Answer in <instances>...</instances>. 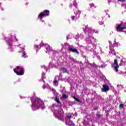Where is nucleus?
Here are the masks:
<instances>
[{"label": "nucleus", "mask_w": 126, "mask_h": 126, "mask_svg": "<svg viewBox=\"0 0 126 126\" xmlns=\"http://www.w3.org/2000/svg\"><path fill=\"white\" fill-rule=\"evenodd\" d=\"M116 26V31L117 32H122L123 30L126 29V26L124 24V23L122 22L121 24H117Z\"/></svg>", "instance_id": "nucleus-1"}, {"label": "nucleus", "mask_w": 126, "mask_h": 126, "mask_svg": "<svg viewBox=\"0 0 126 126\" xmlns=\"http://www.w3.org/2000/svg\"><path fill=\"white\" fill-rule=\"evenodd\" d=\"M40 102H41V101L36 99L32 103V110H34L35 108H36V109H39V108H40V106H41Z\"/></svg>", "instance_id": "nucleus-2"}, {"label": "nucleus", "mask_w": 126, "mask_h": 126, "mask_svg": "<svg viewBox=\"0 0 126 126\" xmlns=\"http://www.w3.org/2000/svg\"><path fill=\"white\" fill-rule=\"evenodd\" d=\"M16 69H20V66H17L16 68L13 69V71L17 75H23V74H24V73L23 72V68L21 69L19 72L17 71Z\"/></svg>", "instance_id": "nucleus-3"}, {"label": "nucleus", "mask_w": 126, "mask_h": 126, "mask_svg": "<svg viewBox=\"0 0 126 126\" xmlns=\"http://www.w3.org/2000/svg\"><path fill=\"white\" fill-rule=\"evenodd\" d=\"M114 65H115L113 68L114 70L116 72H118V71H119L118 68H120V66L119 65V63H118V60L114 59Z\"/></svg>", "instance_id": "nucleus-4"}, {"label": "nucleus", "mask_w": 126, "mask_h": 126, "mask_svg": "<svg viewBox=\"0 0 126 126\" xmlns=\"http://www.w3.org/2000/svg\"><path fill=\"white\" fill-rule=\"evenodd\" d=\"M110 90V88L108 86V85L106 84H104L102 86V88L101 89L102 92H107Z\"/></svg>", "instance_id": "nucleus-5"}, {"label": "nucleus", "mask_w": 126, "mask_h": 126, "mask_svg": "<svg viewBox=\"0 0 126 126\" xmlns=\"http://www.w3.org/2000/svg\"><path fill=\"white\" fill-rule=\"evenodd\" d=\"M68 51L72 53H76L77 55H79V53L76 48H73L72 47L69 46Z\"/></svg>", "instance_id": "nucleus-6"}, {"label": "nucleus", "mask_w": 126, "mask_h": 126, "mask_svg": "<svg viewBox=\"0 0 126 126\" xmlns=\"http://www.w3.org/2000/svg\"><path fill=\"white\" fill-rule=\"evenodd\" d=\"M42 13L44 15V16H49L50 15V11L48 10H43Z\"/></svg>", "instance_id": "nucleus-7"}, {"label": "nucleus", "mask_w": 126, "mask_h": 126, "mask_svg": "<svg viewBox=\"0 0 126 126\" xmlns=\"http://www.w3.org/2000/svg\"><path fill=\"white\" fill-rule=\"evenodd\" d=\"M46 53H48V52H51V51H53V49L49 45H46Z\"/></svg>", "instance_id": "nucleus-8"}, {"label": "nucleus", "mask_w": 126, "mask_h": 126, "mask_svg": "<svg viewBox=\"0 0 126 126\" xmlns=\"http://www.w3.org/2000/svg\"><path fill=\"white\" fill-rule=\"evenodd\" d=\"M74 12L75 14H78L79 15H80V14L81 13V12L79 11L77 8L74 10Z\"/></svg>", "instance_id": "nucleus-9"}, {"label": "nucleus", "mask_w": 126, "mask_h": 126, "mask_svg": "<svg viewBox=\"0 0 126 126\" xmlns=\"http://www.w3.org/2000/svg\"><path fill=\"white\" fill-rule=\"evenodd\" d=\"M55 101H56L57 102V103L58 104H60V105H61V106L62 105V102H61V100H60V99H59V97H55Z\"/></svg>", "instance_id": "nucleus-10"}, {"label": "nucleus", "mask_w": 126, "mask_h": 126, "mask_svg": "<svg viewBox=\"0 0 126 126\" xmlns=\"http://www.w3.org/2000/svg\"><path fill=\"white\" fill-rule=\"evenodd\" d=\"M45 15L42 12H41L38 16V18L39 19H42V17H45Z\"/></svg>", "instance_id": "nucleus-11"}, {"label": "nucleus", "mask_w": 126, "mask_h": 126, "mask_svg": "<svg viewBox=\"0 0 126 126\" xmlns=\"http://www.w3.org/2000/svg\"><path fill=\"white\" fill-rule=\"evenodd\" d=\"M62 70H63V73H67V69L65 67L61 68Z\"/></svg>", "instance_id": "nucleus-12"}, {"label": "nucleus", "mask_w": 126, "mask_h": 126, "mask_svg": "<svg viewBox=\"0 0 126 126\" xmlns=\"http://www.w3.org/2000/svg\"><path fill=\"white\" fill-rule=\"evenodd\" d=\"M57 119L59 120V121H62V122H64V119L63 117V115H61V117H57Z\"/></svg>", "instance_id": "nucleus-13"}, {"label": "nucleus", "mask_w": 126, "mask_h": 126, "mask_svg": "<svg viewBox=\"0 0 126 126\" xmlns=\"http://www.w3.org/2000/svg\"><path fill=\"white\" fill-rule=\"evenodd\" d=\"M53 82L55 86H58V85H59V82L58 81V80H57V79H55Z\"/></svg>", "instance_id": "nucleus-14"}, {"label": "nucleus", "mask_w": 126, "mask_h": 126, "mask_svg": "<svg viewBox=\"0 0 126 126\" xmlns=\"http://www.w3.org/2000/svg\"><path fill=\"white\" fill-rule=\"evenodd\" d=\"M72 98H73V99H74V100H75V101H77V102H79V103H80V102H81V101L79 99H78V98H77L76 97H75V96H72Z\"/></svg>", "instance_id": "nucleus-15"}, {"label": "nucleus", "mask_w": 126, "mask_h": 126, "mask_svg": "<svg viewBox=\"0 0 126 126\" xmlns=\"http://www.w3.org/2000/svg\"><path fill=\"white\" fill-rule=\"evenodd\" d=\"M62 97L63 99H66V98H67L68 96L66 95V94H63L62 95Z\"/></svg>", "instance_id": "nucleus-16"}, {"label": "nucleus", "mask_w": 126, "mask_h": 126, "mask_svg": "<svg viewBox=\"0 0 126 126\" xmlns=\"http://www.w3.org/2000/svg\"><path fill=\"white\" fill-rule=\"evenodd\" d=\"M62 116V117H63V113H58L57 117H61Z\"/></svg>", "instance_id": "nucleus-17"}, {"label": "nucleus", "mask_w": 126, "mask_h": 126, "mask_svg": "<svg viewBox=\"0 0 126 126\" xmlns=\"http://www.w3.org/2000/svg\"><path fill=\"white\" fill-rule=\"evenodd\" d=\"M90 7H94V8H96V6H94V3H91L90 4Z\"/></svg>", "instance_id": "nucleus-18"}, {"label": "nucleus", "mask_w": 126, "mask_h": 126, "mask_svg": "<svg viewBox=\"0 0 126 126\" xmlns=\"http://www.w3.org/2000/svg\"><path fill=\"white\" fill-rule=\"evenodd\" d=\"M11 39H12L11 40L12 41H15V42H16V41H17V39L14 37H12Z\"/></svg>", "instance_id": "nucleus-19"}, {"label": "nucleus", "mask_w": 126, "mask_h": 126, "mask_svg": "<svg viewBox=\"0 0 126 126\" xmlns=\"http://www.w3.org/2000/svg\"><path fill=\"white\" fill-rule=\"evenodd\" d=\"M119 107H120V109L122 110L124 107V104H121L119 105Z\"/></svg>", "instance_id": "nucleus-20"}, {"label": "nucleus", "mask_w": 126, "mask_h": 126, "mask_svg": "<svg viewBox=\"0 0 126 126\" xmlns=\"http://www.w3.org/2000/svg\"><path fill=\"white\" fill-rule=\"evenodd\" d=\"M71 19H72V20H75V16H71Z\"/></svg>", "instance_id": "nucleus-21"}, {"label": "nucleus", "mask_w": 126, "mask_h": 126, "mask_svg": "<svg viewBox=\"0 0 126 126\" xmlns=\"http://www.w3.org/2000/svg\"><path fill=\"white\" fill-rule=\"evenodd\" d=\"M46 75V74L45 73V72H43L42 73V77H44V76H45Z\"/></svg>", "instance_id": "nucleus-22"}, {"label": "nucleus", "mask_w": 126, "mask_h": 126, "mask_svg": "<svg viewBox=\"0 0 126 126\" xmlns=\"http://www.w3.org/2000/svg\"><path fill=\"white\" fill-rule=\"evenodd\" d=\"M25 56H26V53L23 52L22 57H24Z\"/></svg>", "instance_id": "nucleus-23"}, {"label": "nucleus", "mask_w": 126, "mask_h": 126, "mask_svg": "<svg viewBox=\"0 0 126 126\" xmlns=\"http://www.w3.org/2000/svg\"><path fill=\"white\" fill-rule=\"evenodd\" d=\"M34 47L35 48V49H38L39 48V45H35Z\"/></svg>", "instance_id": "nucleus-24"}, {"label": "nucleus", "mask_w": 126, "mask_h": 126, "mask_svg": "<svg viewBox=\"0 0 126 126\" xmlns=\"http://www.w3.org/2000/svg\"><path fill=\"white\" fill-rule=\"evenodd\" d=\"M93 31L94 32V33H96L97 34H98V31H95V30H94Z\"/></svg>", "instance_id": "nucleus-25"}, {"label": "nucleus", "mask_w": 126, "mask_h": 126, "mask_svg": "<svg viewBox=\"0 0 126 126\" xmlns=\"http://www.w3.org/2000/svg\"><path fill=\"white\" fill-rule=\"evenodd\" d=\"M67 117L68 118V119H71V116L70 115H67Z\"/></svg>", "instance_id": "nucleus-26"}, {"label": "nucleus", "mask_w": 126, "mask_h": 126, "mask_svg": "<svg viewBox=\"0 0 126 126\" xmlns=\"http://www.w3.org/2000/svg\"><path fill=\"white\" fill-rule=\"evenodd\" d=\"M126 0H118V1H125Z\"/></svg>", "instance_id": "nucleus-27"}, {"label": "nucleus", "mask_w": 126, "mask_h": 126, "mask_svg": "<svg viewBox=\"0 0 126 126\" xmlns=\"http://www.w3.org/2000/svg\"><path fill=\"white\" fill-rule=\"evenodd\" d=\"M119 65H120V66H122V65H123V63H122L121 62V63L119 64Z\"/></svg>", "instance_id": "nucleus-28"}, {"label": "nucleus", "mask_w": 126, "mask_h": 126, "mask_svg": "<svg viewBox=\"0 0 126 126\" xmlns=\"http://www.w3.org/2000/svg\"><path fill=\"white\" fill-rule=\"evenodd\" d=\"M97 117L98 118H101V115H98Z\"/></svg>", "instance_id": "nucleus-29"}, {"label": "nucleus", "mask_w": 126, "mask_h": 126, "mask_svg": "<svg viewBox=\"0 0 126 126\" xmlns=\"http://www.w3.org/2000/svg\"><path fill=\"white\" fill-rule=\"evenodd\" d=\"M121 63H125V62H124V61H123V60H121Z\"/></svg>", "instance_id": "nucleus-30"}, {"label": "nucleus", "mask_w": 126, "mask_h": 126, "mask_svg": "<svg viewBox=\"0 0 126 126\" xmlns=\"http://www.w3.org/2000/svg\"><path fill=\"white\" fill-rule=\"evenodd\" d=\"M33 98V97H31V101H32V99Z\"/></svg>", "instance_id": "nucleus-31"}]
</instances>
